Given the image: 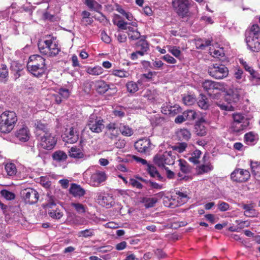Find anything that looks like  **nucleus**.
<instances>
[{
    "label": "nucleus",
    "instance_id": "51",
    "mask_svg": "<svg viewBox=\"0 0 260 260\" xmlns=\"http://www.w3.org/2000/svg\"><path fill=\"white\" fill-rule=\"evenodd\" d=\"M168 51L176 57H178L181 54L179 47L176 46H169L168 47Z\"/></svg>",
    "mask_w": 260,
    "mask_h": 260
},
{
    "label": "nucleus",
    "instance_id": "52",
    "mask_svg": "<svg viewBox=\"0 0 260 260\" xmlns=\"http://www.w3.org/2000/svg\"><path fill=\"white\" fill-rule=\"evenodd\" d=\"M147 166V171L150 176L152 177H155L156 175L158 173L156 168L153 165L150 164H148Z\"/></svg>",
    "mask_w": 260,
    "mask_h": 260
},
{
    "label": "nucleus",
    "instance_id": "3",
    "mask_svg": "<svg viewBox=\"0 0 260 260\" xmlns=\"http://www.w3.org/2000/svg\"><path fill=\"white\" fill-rule=\"evenodd\" d=\"M260 27L258 25H253L246 32L245 41L249 49L253 52L260 50Z\"/></svg>",
    "mask_w": 260,
    "mask_h": 260
},
{
    "label": "nucleus",
    "instance_id": "49",
    "mask_svg": "<svg viewBox=\"0 0 260 260\" xmlns=\"http://www.w3.org/2000/svg\"><path fill=\"white\" fill-rule=\"evenodd\" d=\"M155 94L156 93L154 90L147 89L145 91L143 96L149 100H152L155 99Z\"/></svg>",
    "mask_w": 260,
    "mask_h": 260
},
{
    "label": "nucleus",
    "instance_id": "5",
    "mask_svg": "<svg viewBox=\"0 0 260 260\" xmlns=\"http://www.w3.org/2000/svg\"><path fill=\"white\" fill-rule=\"evenodd\" d=\"M175 156L171 151L159 152L155 155L153 160L155 165L160 168L166 167V165H173L175 162Z\"/></svg>",
    "mask_w": 260,
    "mask_h": 260
},
{
    "label": "nucleus",
    "instance_id": "35",
    "mask_svg": "<svg viewBox=\"0 0 260 260\" xmlns=\"http://www.w3.org/2000/svg\"><path fill=\"white\" fill-rule=\"evenodd\" d=\"M198 104L201 108L204 110L207 109L209 106L208 99L202 94H201L199 98Z\"/></svg>",
    "mask_w": 260,
    "mask_h": 260
},
{
    "label": "nucleus",
    "instance_id": "46",
    "mask_svg": "<svg viewBox=\"0 0 260 260\" xmlns=\"http://www.w3.org/2000/svg\"><path fill=\"white\" fill-rule=\"evenodd\" d=\"M1 193L2 197L8 200H13L15 198V195L13 192L9 191L6 189L2 190L1 191Z\"/></svg>",
    "mask_w": 260,
    "mask_h": 260
},
{
    "label": "nucleus",
    "instance_id": "14",
    "mask_svg": "<svg viewBox=\"0 0 260 260\" xmlns=\"http://www.w3.org/2000/svg\"><path fill=\"white\" fill-rule=\"evenodd\" d=\"M106 179L107 175L105 172L96 170L91 174L89 184L92 186L98 187Z\"/></svg>",
    "mask_w": 260,
    "mask_h": 260
},
{
    "label": "nucleus",
    "instance_id": "38",
    "mask_svg": "<svg viewBox=\"0 0 260 260\" xmlns=\"http://www.w3.org/2000/svg\"><path fill=\"white\" fill-rule=\"evenodd\" d=\"M195 133L198 136H203L206 135L207 129L202 123H197L195 125Z\"/></svg>",
    "mask_w": 260,
    "mask_h": 260
},
{
    "label": "nucleus",
    "instance_id": "12",
    "mask_svg": "<svg viewBox=\"0 0 260 260\" xmlns=\"http://www.w3.org/2000/svg\"><path fill=\"white\" fill-rule=\"evenodd\" d=\"M250 177L249 172L243 169H236L231 174V178L233 181L243 182L247 181Z\"/></svg>",
    "mask_w": 260,
    "mask_h": 260
},
{
    "label": "nucleus",
    "instance_id": "53",
    "mask_svg": "<svg viewBox=\"0 0 260 260\" xmlns=\"http://www.w3.org/2000/svg\"><path fill=\"white\" fill-rule=\"evenodd\" d=\"M176 193L178 195V200H181L182 203L187 202L189 198L186 193L178 191Z\"/></svg>",
    "mask_w": 260,
    "mask_h": 260
},
{
    "label": "nucleus",
    "instance_id": "60",
    "mask_svg": "<svg viewBox=\"0 0 260 260\" xmlns=\"http://www.w3.org/2000/svg\"><path fill=\"white\" fill-rule=\"evenodd\" d=\"M106 135L111 140L115 139L118 135V132L117 130L113 131H107Z\"/></svg>",
    "mask_w": 260,
    "mask_h": 260
},
{
    "label": "nucleus",
    "instance_id": "23",
    "mask_svg": "<svg viewBox=\"0 0 260 260\" xmlns=\"http://www.w3.org/2000/svg\"><path fill=\"white\" fill-rule=\"evenodd\" d=\"M206 156L204 155L203 160L204 162L206 161ZM213 169V167L210 162L205 163L204 164L199 166L198 168V173L199 174H203L210 172Z\"/></svg>",
    "mask_w": 260,
    "mask_h": 260
},
{
    "label": "nucleus",
    "instance_id": "50",
    "mask_svg": "<svg viewBox=\"0 0 260 260\" xmlns=\"http://www.w3.org/2000/svg\"><path fill=\"white\" fill-rule=\"evenodd\" d=\"M184 113L186 120H192L195 119L197 117V113L193 110H187L184 112Z\"/></svg>",
    "mask_w": 260,
    "mask_h": 260
},
{
    "label": "nucleus",
    "instance_id": "11",
    "mask_svg": "<svg viewBox=\"0 0 260 260\" xmlns=\"http://www.w3.org/2000/svg\"><path fill=\"white\" fill-rule=\"evenodd\" d=\"M135 149L140 153L147 154L153 149V145L149 139L144 138L140 139L134 145Z\"/></svg>",
    "mask_w": 260,
    "mask_h": 260
},
{
    "label": "nucleus",
    "instance_id": "8",
    "mask_svg": "<svg viewBox=\"0 0 260 260\" xmlns=\"http://www.w3.org/2000/svg\"><path fill=\"white\" fill-rule=\"evenodd\" d=\"M172 5L177 14L182 18L189 17V3L187 0H173Z\"/></svg>",
    "mask_w": 260,
    "mask_h": 260
},
{
    "label": "nucleus",
    "instance_id": "18",
    "mask_svg": "<svg viewBox=\"0 0 260 260\" xmlns=\"http://www.w3.org/2000/svg\"><path fill=\"white\" fill-rule=\"evenodd\" d=\"M30 134L28 127L23 125L15 132L16 137L20 141L26 142L30 138Z\"/></svg>",
    "mask_w": 260,
    "mask_h": 260
},
{
    "label": "nucleus",
    "instance_id": "45",
    "mask_svg": "<svg viewBox=\"0 0 260 260\" xmlns=\"http://www.w3.org/2000/svg\"><path fill=\"white\" fill-rule=\"evenodd\" d=\"M182 101L183 103L187 106H190L193 105L195 102L196 99L193 95H185Z\"/></svg>",
    "mask_w": 260,
    "mask_h": 260
},
{
    "label": "nucleus",
    "instance_id": "16",
    "mask_svg": "<svg viewBox=\"0 0 260 260\" xmlns=\"http://www.w3.org/2000/svg\"><path fill=\"white\" fill-rule=\"evenodd\" d=\"M202 87L209 94H211L216 90L220 91L224 88L223 84L221 83L209 80L203 82Z\"/></svg>",
    "mask_w": 260,
    "mask_h": 260
},
{
    "label": "nucleus",
    "instance_id": "4",
    "mask_svg": "<svg viewBox=\"0 0 260 260\" xmlns=\"http://www.w3.org/2000/svg\"><path fill=\"white\" fill-rule=\"evenodd\" d=\"M17 117L16 113L12 111H6L0 115V132L9 133L14 128Z\"/></svg>",
    "mask_w": 260,
    "mask_h": 260
},
{
    "label": "nucleus",
    "instance_id": "63",
    "mask_svg": "<svg viewBox=\"0 0 260 260\" xmlns=\"http://www.w3.org/2000/svg\"><path fill=\"white\" fill-rule=\"evenodd\" d=\"M169 111V114L174 115L180 112V107L178 105H175L173 107H171Z\"/></svg>",
    "mask_w": 260,
    "mask_h": 260
},
{
    "label": "nucleus",
    "instance_id": "28",
    "mask_svg": "<svg viewBox=\"0 0 260 260\" xmlns=\"http://www.w3.org/2000/svg\"><path fill=\"white\" fill-rule=\"evenodd\" d=\"M250 166L252 173L255 179H259L260 178V162L251 161Z\"/></svg>",
    "mask_w": 260,
    "mask_h": 260
},
{
    "label": "nucleus",
    "instance_id": "10",
    "mask_svg": "<svg viewBox=\"0 0 260 260\" xmlns=\"http://www.w3.org/2000/svg\"><path fill=\"white\" fill-rule=\"evenodd\" d=\"M87 126L92 132L100 133L104 127V121L96 115L91 114L89 117Z\"/></svg>",
    "mask_w": 260,
    "mask_h": 260
},
{
    "label": "nucleus",
    "instance_id": "58",
    "mask_svg": "<svg viewBox=\"0 0 260 260\" xmlns=\"http://www.w3.org/2000/svg\"><path fill=\"white\" fill-rule=\"evenodd\" d=\"M138 46L141 47V49L145 52H147L149 50V45L145 41H140L138 42Z\"/></svg>",
    "mask_w": 260,
    "mask_h": 260
},
{
    "label": "nucleus",
    "instance_id": "55",
    "mask_svg": "<svg viewBox=\"0 0 260 260\" xmlns=\"http://www.w3.org/2000/svg\"><path fill=\"white\" fill-rule=\"evenodd\" d=\"M128 183L133 187H136L138 189H141L143 187L142 184L135 179H131Z\"/></svg>",
    "mask_w": 260,
    "mask_h": 260
},
{
    "label": "nucleus",
    "instance_id": "17",
    "mask_svg": "<svg viewBox=\"0 0 260 260\" xmlns=\"http://www.w3.org/2000/svg\"><path fill=\"white\" fill-rule=\"evenodd\" d=\"M242 91L241 88L232 87L230 88L226 91L225 100L229 101L230 103H236L240 98V95L242 94Z\"/></svg>",
    "mask_w": 260,
    "mask_h": 260
},
{
    "label": "nucleus",
    "instance_id": "30",
    "mask_svg": "<svg viewBox=\"0 0 260 260\" xmlns=\"http://www.w3.org/2000/svg\"><path fill=\"white\" fill-rule=\"evenodd\" d=\"M5 169L7 175L9 177H13L15 176L17 172V169L16 165L12 162L7 163L5 165Z\"/></svg>",
    "mask_w": 260,
    "mask_h": 260
},
{
    "label": "nucleus",
    "instance_id": "56",
    "mask_svg": "<svg viewBox=\"0 0 260 260\" xmlns=\"http://www.w3.org/2000/svg\"><path fill=\"white\" fill-rule=\"evenodd\" d=\"M239 61L246 71H248L250 74L253 73V69L245 61L242 59H240Z\"/></svg>",
    "mask_w": 260,
    "mask_h": 260
},
{
    "label": "nucleus",
    "instance_id": "25",
    "mask_svg": "<svg viewBox=\"0 0 260 260\" xmlns=\"http://www.w3.org/2000/svg\"><path fill=\"white\" fill-rule=\"evenodd\" d=\"M209 53L215 58H219L220 56H223L224 55L223 48L219 47L218 45L210 47Z\"/></svg>",
    "mask_w": 260,
    "mask_h": 260
},
{
    "label": "nucleus",
    "instance_id": "6",
    "mask_svg": "<svg viewBox=\"0 0 260 260\" xmlns=\"http://www.w3.org/2000/svg\"><path fill=\"white\" fill-rule=\"evenodd\" d=\"M233 117V122L232 124L231 129L234 132H240L249 125V119L242 114H234Z\"/></svg>",
    "mask_w": 260,
    "mask_h": 260
},
{
    "label": "nucleus",
    "instance_id": "48",
    "mask_svg": "<svg viewBox=\"0 0 260 260\" xmlns=\"http://www.w3.org/2000/svg\"><path fill=\"white\" fill-rule=\"evenodd\" d=\"M143 202L145 204V207L148 208L153 207L157 200L155 198H144Z\"/></svg>",
    "mask_w": 260,
    "mask_h": 260
},
{
    "label": "nucleus",
    "instance_id": "57",
    "mask_svg": "<svg viewBox=\"0 0 260 260\" xmlns=\"http://www.w3.org/2000/svg\"><path fill=\"white\" fill-rule=\"evenodd\" d=\"M236 222L238 224L237 228L238 230H241L245 227H248L250 224V222L247 220L242 221L237 220Z\"/></svg>",
    "mask_w": 260,
    "mask_h": 260
},
{
    "label": "nucleus",
    "instance_id": "26",
    "mask_svg": "<svg viewBox=\"0 0 260 260\" xmlns=\"http://www.w3.org/2000/svg\"><path fill=\"white\" fill-rule=\"evenodd\" d=\"M69 156L74 158H82L84 157V153L80 148L72 147L69 151Z\"/></svg>",
    "mask_w": 260,
    "mask_h": 260
},
{
    "label": "nucleus",
    "instance_id": "20",
    "mask_svg": "<svg viewBox=\"0 0 260 260\" xmlns=\"http://www.w3.org/2000/svg\"><path fill=\"white\" fill-rule=\"evenodd\" d=\"M242 207L245 210L244 215L247 217H257L258 215V212L254 208V205L253 203L249 204H243L242 205Z\"/></svg>",
    "mask_w": 260,
    "mask_h": 260
},
{
    "label": "nucleus",
    "instance_id": "64",
    "mask_svg": "<svg viewBox=\"0 0 260 260\" xmlns=\"http://www.w3.org/2000/svg\"><path fill=\"white\" fill-rule=\"evenodd\" d=\"M127 24V23L126 22H125L122 20H118L116 23L117 26L119 28L123 29V30L127 29V26H126Z\"/></svg>",
    "mask_w": 260,
    "mask_h": 260
},
{
    "label": "nucleus",
    "instance_id": "32",
    "mask_svg": "<svg viewBox=\"0 0 260 260\" xmlns=\"http://www.w3.org/2000/svg\"><path fill=\"white\" fill-rule=\"evenodd\" d=\"M84 4L91 10L98 12L102 9V6L95 0H85Z\"/></svg>",
    "mask_w": 260,
    "mask_h": 260
},
{
    "label": "nucleus",
    "instance_id": "41",
    "mask_svg": "<svg viewBox=\"0 0 260 260\" xmlns=\"http://www.w3.org/2000/svg\"><path fill=\"white\" fill-rule=\"evenodd\" d=\"M187 147V144L184 142L178 143L176 145L172 146V149L179 153H182L185 151Z\"/></svg>",
    "mask_w": 260,
    "mask_h": 260
},
{
    "label": "nucleus",
    "instance_id": "62",
    "mask_svg": "<svg viewBox=\"0 0 260 260\" xmlns=\"http://www.w3.org/2000/svg\"><path fill=\"white\" fill-rule=\"evenodd\" d=\"M162 59L169 63L174 64L176 63V60L169 54L164 55Z\"/></svg>",
    "mask_w": 260,
    "mask_h": 260
},
{
    "label": "nucleus",
    "instance_id": "9",
    "mask_svg": "<svg viewBox=\"0 0 260 260\" xmlns=\"http://www.w3.org/2000/svg\"><path fill=\"white\" fill-rule=\"evenodd\" d=\"M20 194L25 203L30 205L37 203L39 198L37 190L30 187L22 188Z\"/></svg>",
    "mask_w": 260,
    "mask_h": 260
},
{
    "label": "nucleus",
    "instance_id": "43",
    "mask_svg": "<svg viewBox=\"0 0 260 260\" xmlns=\"http://www.w3.org/2000/svg\"><path fill=\"white\" fill-rule=\"evenodd\" d=\"M71 206L74 207L76 211L79 214H82L85 212V207L82 204L79 203H72Z\"/></svg>",
    "mask_w": 260,
    "mask_h": 260
},
{
    "label": "nucleus",
    "instance_id": "22",
    "mask_svg": "<svg viewBox=\"0 0 260 260\" xmlns=\"http://www.w3.org/2000/svg\"><path fill=\"white\" fill-rule=\"evenodd\" d=\"M142 81L141 80H138L137 82L133 81H128L125 85L126 89L129 93H134L139 90V84H141Z\"/></svg>",
    "mask_w": 260,
    "mask_h": 260
},
{
    "label": "nucleus",
    "instance_id": "27",
    "mask_svg": "<svg viewBox=\"0 0 260 260\" xmlns=\"http://www.w3.org/2000/svg\"><path fill=\"white\" fill-rule=\"evenodd\" d=\"M86 72L92 76H99L104 72V69L99 66L94 67H88L86 70Z\"/></svg>",
    "mask_w": 260,
    "mask_h": 260
},
{
    "label": "nucleus",
    "instance_id": "47",
    "mask_svg": "<svg viewBox=\"0 0 260 260\" xmlns=\"http://www.w3.org/2000/svg\"><path fill=\"white\" fill-rule=\"evenodd\" d=\"M228 103H217V106L222 110L225 111H233L234 109V107L231 105V103H230L229 101H227Z\"/></svg>",
    "mask_w": 260,
    "mask_h": 260
},
{
    "label": "nucleus",
    "instance_id": "21",
    "mask_svg": "<svg viewBox=\"0 0 260 260\" xmlns=\"http://www.w3.org/2000/svg\"><path fill=\"white\" fill-rule=\"evenodd\" d=\"M52 157L54 161L57 162H63L66 161L68 155L63 151L58 150L54 151L52 154Z\"/></svg>",
    "mask_w": 260,
    "mask_h": 260
},
{
    "label": "nucleus",
    "instance_id": "19",
    "mask_svg": "<svg viewBox=\"0 0 260 260\" xmlns=\"http://www.w3.org/2000/svg\"><path fill=\"white\" fill-rule=\"evenodd\" d=\"M69 192L75 198H81L85 194V190L80 185L72 183L69 189Z\"/></svg>",
    "mask_w": 260,
    "mask_h": 260
},
{
    "label": "nucleus",
    "instance_id": "34",
    "mask_svg": "<svg viewBox=\"0 0 260 260\" xmlns=\"http://www.w3.org/2000/svg\"><path fill=\"white\" fill-rule=\"evenodd\" d=\"M110 72L111 75L121 78H127L129 76V72L124 69H113Z\"/></svg>",
    "mask_w": 260,
    "mask_h": 260
},
{
    "label": "nucleus",
    "instance_id": "1",
    "mask_svg": "<svg viewBox=\"0 0 260 260\" xmlns=\"http://www.w3.org/2000/svg\"><path fill=\"white\" fill-rule=\"evenodd\" d=\"M38 46L40 53L48 57L55 56L60 51L56 38L49 35L39 41Z\"/></svg>",
    "mask_w": 260,
    "mask_h": 260
},
{
    "label": "nucleus",
    "instance_id": "37",
    "mask_svg": "<svg viewBox=\"0 0 260 260\" xmlns=\"http://www.w3.org/2000/svg\"><path fill=\"white\" fill-rule=\"evenodd\" d=\"M202 154V152L199 150H196L191 155V156L188 158V160L194 164H197L199 162V158Z\"/></svg>",
    "mask_w": 260,
    "mask_h": 260
},
{
    "label": "nucleus",
    "instance_id": "33",
    "mask_svg": "<svg viewBox=\"0 0 260 260\" xmlns=\"http://www.w3.org/2000/svg\"><path fill=\"white\" fill-rule=\"evenodd\" d=\"M179 161L180 170L182 173L189 174L191 172L192 168L186 161L182 159H179Z\"/></svg>",
    "mask_w": 260,
    "mask_h": 260
},
{
    "label": "nucleus",
    "instance_id": "31",
    "mask_svg": "<svg viewBox=\"0 0 260 260\" xmlns=\"http://www.w3.org/2000/svg\"><path fill=\"white\" fill-rule=\"evenodd\" d=\"M96 89L100 93H105L109 89V85L103 80L96 82Z\"/></svg>",
    "mask_w": 260,
    "mask_h": 260
},
{
    "label": "nucleus",
    "instance_id": "36",
    "mask_svg": "<svg viewBox=\"0 0 260 260\" xmlns=\"http://www.w3.org/2000/svg\"><path fill=\"white\" fill-rule=\"evenodd\" d=\"M8 70L6 65H2L0 69V82L5 83L8 79Z\"/></svg>",
    "mask_w": 260,
    "mask_h": 260
},
{
    "label": "nucleus",
    "instance_id": "15",
    "mask_svg": "<svg viewBox=\"0 0 260 260\" xmlns=\"http://www.w3.org/2000/svg\"><path fill=\"white\" fill-rule=\"evenodd\" d=\"M63 141L68 143H74L79 139V134L77 130L73 127L66 128L64 134L62 136Z\"/></svg>",
    "mask_w": 260,
    "mask_h": 260
},
{
    "label": "nucleus",
    "instance_id": "59",
    "mask_svg": "<svg viewBox=\"0 0 260 260\" xmlns=\"http://www.w3.org/2000/svg\"><path fill=\"white\" fill-rule=\"evenodd\" d=\"M229 205L225 202H221L218 204V209L220 211L224 212L229 210Z\"/></svg>",
    "mask_w": 260,
    "mask_h": 260
},
{
    "label": "nucleus",
    "instance_id": "61",
    "mask_svg": "<svg viewBox=\"0 0 260 260\" xmlns=\"http://www.w3.org/2000/svg\"><path fill=\"white\" fill-rule=\"evenodd\" d=\"M128 35L129 39L133 40H137L140 37V33L136 29L132 33H128Z\"/></svg>",
    "mask_w": 260,
    "mask_h": 260
},
{
    "label": "nucleus",
    "instance_id": "44",
    "mask_svg": "<svg viewBox=\"0 0 260 260\" xmlns=\"http://www.w3.org/2000/svg\"><path fill=\"white\" fill-rule=\"evenodd\" d=\"M49 216L56 219H60L63 216V213L59 209L52 210L48 212Z\"/></svg>",
    "mask_w": 260,
    "mask_h": 260
},
{
    "label": "nucleus",
    "instance_id": "7",
    "mask_svg": "<svg viewBox=\"0 0 260 260\" xmlns=\"http://www.w3.org/2000/svg\"><path fill=\"white\" fill-rule=\"evenodd\" d=\"M208 72L210 76L217 79H223L228 75L229 70L224 65L214 63L210 66Z\"/></svg>",
    "mask_w": 260,
    "mask_h": 260
},
{
    "label": "nucleus",
    "instance_id": "24",
    "mask_svg": "<svg viewBox=\"0 0 260 260\" xmlns=\"http://www.w3.org/2000/svg\"><path fill=\"white\" fill-rule=\"evenodd\" d=\"M258 135L257 134L250 132L244 135V140L248 145H253L258 140Z\"/></svg>",
    "mask_w": 260,
    "mask_h": 260
},
{
    "label": "nucleus",
    "instance_id": "13",
    "mask_svg": "<svg viewBox=\"0 0 260 260\" xmlns=\"http://www.w3.org/2000/svg\"><path fill=\"white\" fill-rule=\"evenodd\" d=\"M40 139V145L44 149L47 150L52 149L56 143L55 137L50 133H45Z\"/></svg>",
    "mask_w": 260,
    "mask_h": 260
},
{
    "label": "nucleus",
    "instance_id": "54",
    "mask_svg": "<svg viewBox=\"0 0 260 260\" xmlns=\"http://www.w3.org/2000/svg\"><path fill=\"white\" fill-rule=\"evenodd\" d=\"M58 94L63 98L67 99L70 94V91L68 89L61 88L59 89Z\"/></svg>",
    "mask_w": 260,
    "mask_h": 260
},
{
    "label": "nucleus",
    "instance_id": "40",
    "mask_svg": "<svg viewBox=\"0 0 260 260\" xmlns=\"http://www.w3.org/2000/svg\"><path fill=\"white\" fill-rule=\"evenodd\" d=\"M94 235V230L92 229H86L81 231L78 233L79 237L89 238Z\"/></svg>",
    "mask_w": 260,
    "mask_h": 260
},
{
    "label": "nucleus",
    "instance_id": "29",
    "mask_svg": "<svg viewBox=\"0 0 260 260\" xmlns=\"http://www.w3.org/2000/svg\"><path fill=\"white\" fill-rule=\"evenodd\" d=\"M118 129L123 136L130 137L134 134L133 129L128 125L120 123Z\"/></svg>",
    "mask_w": 260,
    "mask_h": 260
},
{
    "label": "nucleus",
    "instance_id": "42",
    "mask_svg": "<svg viewBox=\"0 0 260 260\" xmlns=\"http://www.w3.org/2000/svg\"><path fill=\"white\" fill-rule=\"evenodd\" d=\"M178 136L180 139L188 140L190 138V133L186 129H181L178 132Z\"/></svg>",
    "mask_w": 260,
    "mask_h": 260
},
{
    "label": "nucleus",
    "instance_id": "39",
    "mask_svg": "<svg viewBox=\"0 0 260 260\" xmlns=\"http://www.w3.org/2000/svg\"><path fill=\"white\" fill-rule=\"evenodd\" d=\"M37 134L40 136H42L45 133H49L46 131V125L39 121H38L36 123Z\"/></svg>",
    "mask_w": 260,
    "mask_h": 260
},
{
    "label": "nucleus",
    "instance_id": "2",
    "mask_svg": "<svg viewBox=\"0 0 260 260\" xmlns=\"http://www.w3.org/2000/svg\"><path fill=\"white\" fill-rule=\"evenodd\" d=\"M27 68L28 71L36 77H40L45 74L46 67L45 59L39 55H34L29 57Z\"/></svg>",
    "mask_w": 260,
    "mask_h": 260
}]
</instances>
